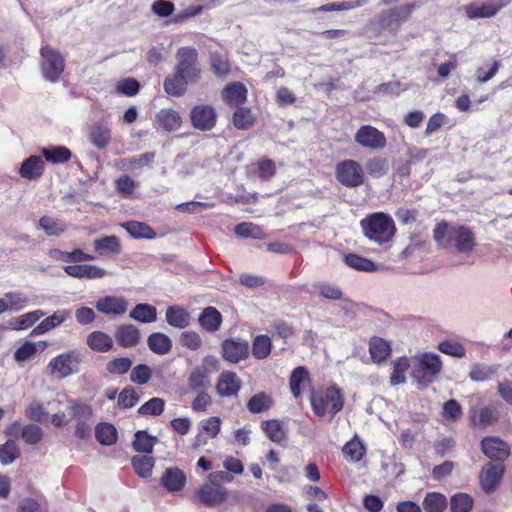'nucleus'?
I'll return each instance as SVG.
<instances>
[{"label": "nucleus", "mask_w": 512, "mask_h": 512, "mask_svg": "<svg viewBox=\"0 0 512 512\" xmlns=\"http://www.w3.org/2000/svg\"><path fill=\"white\" fill-rule=\"evenodd\" d=\"M433 238L443 248H454L458 253L470 254L475 245L473 232L465 226H454L441 222L433 230Z\"/></svg>", "instance_id": "nucleus-1"}, {"label": "nucleus", "mask_w": 512, "mask_h": 512, "mask_svg": "<svg viewBox=\"0 0 512 512\" xmlns=\"http://www.w3.org/2000/svg\"><path fill=\"white\" fill-rule=\"evenodd\" d=\"M364 235L371 241L382 244L388 242L395 233L393 219L379 212L361 220Z\"/></svg>", "instance_id": "nucleus-2"}, {"label": "nucleus", "mask_w": 512, "mask_h": 512, "mask_svg": "<svg viewBox=\"0 0 512 512\" xmlns=\"http://www.w3.org/2000/svg\"><path fill=\"white\" fill-rule=\"evenodd\" d=\"M313 412L322 417L329 412L332 417L340 412L344 406V397L341 390L331 385L325 390L313 392L310 397Z\"/></svg>", "instance_id": "nucleus-3"}, {"label": "nucleus", "mask_w": 512, "mask_h": 512, "mask_svg": "<svg viewBox=\"0 0 512 512\" xmlns=\"http://www.w3.org/2000/svg\"><path fill=\"white\" fill-rule=\"evenodd\" d=\"M81 355L77 350H68L53 357L46 366V374L62 380L78 373Z\"/></svg>", "instance_id": "nucleus-4"}, {"label": "nucleus", "mask_w": 512, "mask_h": 512, "mask_svg": "<svg viewBox=\"0 0 512 512\" xmlns=\"http://www.w3.org/2000/svg\"><path fill=\"white\" fill-rule=\"evenodd\" d=\"M219 360L214 356H205L201 363L193 368L188 377V386L192 391L207 390L211 386V375L218 372Z\"/></svg>", "instance_id": "nucleus-5"}, {"label": "nucleus", "mask_w": 512, "mask_h": 512, "mask_svg": "<svg viewBox=\"0 0 512 512\" xmlns=\"http://www.w3.org/2000/svg\"><path fill=\"white\" fill-rule=\"evenodd\" d=\"M175 71L190 83H195L200 77L201 70L197 65L198 53L192 47H182L176 54Z\"/></svg>", "instance_id": "nucleus-6"}, {"label": "nucleus", "mask_w": 512, "mask_h": 512, "mask_svg": "<svg viewBox=\"0 0 512 512\" xmlns=\"http://www.w3.org/2000/svg\"><path fill=\"white\" fill-rule=\"evenodd\" d=\"M40 55V68L43 77L50 82L58 81L65 68L62 55L50 46L42 47Z\"/></svg>", "instance_id": "nucleus-7"}, {"label": "nucleus", "mask_w": 512, "mask_h": 512, "mask_svg": "<svg viewBox=\"0 0 512 512\" xmlns=\"http://www.w3.org/2000/svg\"><path fill=\"white\" fill-rule=\"evenodd\" d=\"M414 9L415 4H404L383 10L370 25L377 26L382 30L391 29L395 25L399 26L400 23L408 20Z\"/></svg>", "instance_id": "nucleus-8"}, {"label": "nucleus", "mask_w": 512, "mask_h": 512, "mask_svg": "<svg viewBox=\"0 0 512 512\" xmlns=\"http://www.w3.org/2000/svg\"><path fill=\"white\" fill-rule=\"evenodd\" d=\"M336 178L344 186L355 188L364 183L362 165L355 160H344L336 166Z\"/></svg>", "instance_id": "nucleus-9"}, {"label": "nucleus", "mask_w": 512, "mask_h": 512, "mask_svg": "<svg viewBox=\"0 0 512 512\" xmlns=\"http://www.w3.org/2000/svg\"><path fill=\"white\" fill-rule=\"evenodd\" d=\"M509 0H489L487 2H471L466 4L463 9L468 19L494 17L502 8L509 4Z\"/></svg>", "instance_id": "nucleus-10"}, {"label": "nucleus", "mask_w": 512, "mask_h": 512, "mask_svg": "<svg viewBox=\"0 0 512 512\" xmlns=\"http://www.w3.org/2000/svg\"><path fill=\"white\" fill-rule=\"evenodd\" d=\"M354 141L371 150H381L387 145L384 133L371 125L361 126L354 135Z\"/></svg>", "instance_id": "nucleus-11"}, {"label": "nucleus", "mask_w": 512, "mask_h": 512, "mask_svg": "<svg viewBox=\"0 0 512 512\" xmlns=\"http://www.w3.org/2000/svg\"><path fill=\"white\" fill-rule=\"evenodd\" d=\"M419 370L414 371V377L418 378L420 382L426 384L432 382L442 368L440 356L435 353H424L418 359Z\"/></svg>", "instance_id": "nucleus-12"}, {"label": "nucleus", "mask_w": 512, "mask_h": 512, "mask_svg": "<svg viewBox=\"0 0 512 512\" xmlns=\"http://www.w3.org/2000/svg\"><path fill=\"white\" fill-rule=\"evenodd\" d=\"M190 118L196 129L208 131L215 126L217 114L212 106L198 105L191 110Z\"/></svg>", "instance_id": "nucleus-13"}, {"label": "nucleus", "mask_w": 512, "mask_h": 512, "mask_svg": "<svg viewBox=\"0 0 512 512\" xmlns=\"http://www.w3.org/2000/svg\"><path fill=\"white\" fill-rule=\"evenodd\" d=\"M249 355L247 341L241 339H227L222 344V356L230 363H238Z\"/></svg>", "instance_id": "nucleus-14"}, {"label": "nucleus", "mask_w": 512, "mask_h": 512, "mask_svg": "<svg viewBox=\"0 0 512 512\" xmlns=\"http://www.w3.org/2000/svg\"><path fill=\"white\" fill-rule=\"evenodd\" d=\"M241 385V379L235 372L223 371L216 383V392L221 397H234L238 395Z\"/></svg>", "instance_id": "nucleus-15"}, {"label": "nucleus", "mask_w": 512, "mask_h": 512, "mask_svg": "<svg viewBox=\"0 0 512 512\" xmlns=\"http://www.w3.org/2000/svg\"><path fill=\"white\" fill-rule=\"evenodd\" d=\"M482 452L494 461H504L510 451L508 445L497 437H486L481 442Z\"/></svg>", "instance_id": "nucleus-16"}, {"label": "nucleus", "mask_w": 512, "mask_h": 512, "mask_svg": "<svg viewBox=\"0 0 512 512\" xmlns=\"http://www.w3.org/2000/svg\"><path fill=\"white\" fill-rule=\"evenodd\" d=\"M504 474L503 465L487 464L480 473V485L486 493L493 492Z\"/></svg>", "instance_id": "nucleus-17"}, {"label": "nucleus", "mask_w": 512, "mask_h": 512, "mask_svg": "<svg viewBox=\"0 0 512 512\" xmlns=\"http://www.w3.org/2000/svg\"><path fill=\"white\" fill-rule=\"evenodd\" d=\"M198 497L206 505H217L227 499V490L219 484L209 482L200 487Z\"/></svg>", "instance_id": "nucleus-18"}, {"label": "nucleus", "mask_w": 512, "mask_h": 512, "mask_svg": "<svg viewBox=\"0 0 512 512\" xmlns=\"http://www.w3.org/2000/svg\"><path fill=\"white\" fill-rule=\"evenodd\" d=\"M44 169V160L40 156L32 155L22 162L18 172L23 179L31 181L40 178Z\"/></svg>", "instance_id": "nucleus-19"}, {"label": "nucleus", "mask_w": 512, "mask_h": 512, "mask_svg": "<svg viewBox=\"0 0 512 512\" xmlns=\"http://www.w3.org/2000/svg\"><path fill=\"white\" fill-rule=\"evenodd\" d=\"M96 309L104 314L122 315L128 309V303L123 297L105 296L98 299Z\"/></svg>", "instance_id": "nucleus-20"}, {"label": "nucleus", "mask_w": 512, "mask_h": 512, "mask_svg": "<svg viewBox=\"0 0 512 512\" xmlns=\"http://www.w3.org/2000/svg\"><path fill=\"white\" fill-rule=\"evenodd\" d=\"M69 310L61 309L55 311L52 315L44 318L32 331L33 335H42L52 329L59 327L62 323L70 318Z\"/></svg>", "instance_id": "nucleus-21"}, {"label": "nucleus", "mask_w": 512, "mask_h": 512, "mask_svg": "<svg viewBox=\"0 0 512 512\" xmlns=\"http://www.w3.org/2000/svg\"><path fill=\"white\" fill-rule=\"evenodd\" d=\"M140 331L132 324H123L116 328L115 338L118 344L124 348H131L140 342Z\"/></svg>", "instance_id": "nucleus-22"}, {"label": "nucleus", "mask_w": 512, "mask_h": 512, "mask_svg": "<svg viewBox=\"0 0 512 512\" xmlns=\"http://www.w3.org/2000/svg\"><path fill=\"white\" fill-rule=\"evenodd\" d=\"M186 482L184 472L179 468H167L161 477V484L169 492L180 491Z\"/></svg>", "instance_id": "nucleus-23"}, {"label": "nucleus", "mask_w": 512, "mask_h": 512, "mask_svg": "<svg viewBox=\"0 0 512 512\" xmlns=\"http://www.w3.org/2000/svg\"><path fill=\"white\" fill-rule=\"evenodd\" d=\"M222 98L229 105L238 106L246 101L247 89L240 82H232L222 91Z\"/></svg>", "instance_id": "nucleus-24"}, {"label": "nucleus", "mask_w": 512, "mask_h": 512, "mask_svg": "<svg viewBox=\"0 0 512 512\" xmlns=\"http://www.w3.org/2000/svg\"><path fill=\"white\" fill-rule=\"evenodd\" d=\"M37 228L47 236L59 237L67 230V223L64 220L44 215L40 217Z\"/></svg>", "instance_id": "nucleus-25"}, {"label": "nucleus", "mask_w": 512, "mask_h": 512, "mask_svg": "<svg viewBox=\"0 0 512 512\" xmlns=\"http://www.w3.org/2000/svg\"><path fill=\"white\" fill-rule=\"evenodd\" d=\"M199 324L204 330L215 332L222 324V315L215 307H206L199 316Z\"/></svg>", "instance_id": "nucleus-26"}, {"label": "nucleus", "mask_w": 512, "mask_h": 512, "mask_svg": "<svg viewBox=\"0 0 512 512\" xmlns=\"http://www.w3.org/2000/svg\"><path fill=\"white\" fill-rule=\"evenodd\" d=\"M154 160L153 153H144L128 158L121 159L119 162L120 169L124 171L134 172L137 170H141L144 167H148L152 164Z\"/></svg>", "instance_id": "nucleus-27"}, {"label": "nucleus", "mask_w": 512, "mask_h": 512, "mask_svg": "<svg viewBox=\"0 0 512 512\" xmlns=\"http://www.w3.org/2000/svg\"><path fill=\"white\" fill-rule=\"evenodd\" d=\"M156 122L167 131H175L181 127L182 119L173 109H161L156 114Z\"/></svg>", "instance_id": "nucleus-28"}, {"label": "nucleus", "mask_w": 512, "mask_h": 512, "mask_svg": "<svg viewBox=\"0 0 512 512\" xmlns=\"http://www.w3.org/2000/svg\"><path fill=\"white\" fill-rule=\"evenodd\" d=\"M88 347L95 352H108L113 347V339L102 331H94L87 336Z\"/></svg>", "instance_id": "nucleus-29"}, {"label": "nucleus", "mask_w": 512, "mask_h": 512, "mask_svg": "<svg viewBox=\"0 0 512 512\" xmlns=\"http://www.w3.org/2000/svg\"><path fill=\"white\" fill-rule=\"evenodd\" d=\"M45 316V312L42 310H34L19 315L9 322L11 329L13 330H26L32 327L42 317Z\"/></svg>", "instance_id": "nucleus-30"}, {"label": "nucleus", "mask_w": 512, "mask_h": 512, "mask_svg": "<svg viewBox=\"0 0 512 512\" xmlns=\"http://www.w3.org/2000/svg\"><path fill=\"white\" fill-rule=\"evenodd\" d=\"M166 321L175 328H185L189 325L190 316L188 312L180 306H170L166 310Z\"/></svg>", "instance_id": "nucleus-31"}, {"label": "nucleus", "mask_w": 512, "mask_h": 512, "mask_svg": "<svg viewBox=\"0 0 512 512\" xmlns=\"http://www.w3.org/2000/svg\"><path fill=\"white\" fill-rule=\"evenodd\" d=\"M89 140L97 148H105L111 140L109 127L100 123L93 125L89 132Z\"/></svg>", "instance_id": "nucleus-32"}, {"label": "nucleus", "mask_w": 512, "mask_h": 512, "mask_svg": "<svg viewBox=\"0 0 512 512\" xmlns=\"http://www.w3.org/2000/svg\"><path fill=\"white\" fill-rule=\"evenodd\" d=\"M147 344L149 349L158 355H165L172 348L171 339L160 332L152 333L147 339Z\"/></svg>", "instance_id": "nucleus-33"}, {"label": "nucleus", "mask_w": 512, "mask_h": 512, "mask_svg": "<svg viewBox=\"0 0 512 512\" xmlns=\"http://www.w3.org/2000/svg\"><path fill=\"white\" fill-rule=\"evenodd\" d=\"M130 318L141 323H152L157 319L156 308L152 305L137 304L129 314Z\"/></svg>", "instance_id": "nucleus-34"}, {"label": "nucleus", "mask_w": 512, "mask_h": 512, "mask_svg": "<svg viewBox=\"0 0 512 512\" xmlns=\"http://www.w3.org/2000/svg\"><path fill=\"white\" fill-rule=\"evenodd\" d=\"M189 82L179 75L176 71L173 75L168 76L164 81V90L167 94L172 96H182L187 89Z\"/></svg>", "instance_id": "nucleus-35"}, {"label": "nucleus", "mask_w": 512, "mask_h": 512, "mask_svg": "<svg viewBox=\"0 0 512 512\" xmlns=\"http://www.w3.org/2000/svg\"><path fill=\"white\" fill-rule=\"evenodd\" d=\"M369 352L374 362L380 363L391 353L390 345L382 338L374 337L369 343Z\"/></svg>", "instance_id": "nucleus-36"}, {"label": "nucleus", "mask_w": 512, "mask_h": 512, "mask_svg": "<svg viewBox=\"0 0 512 512\" xmlns=\"http://www.w3.org/2000/svg\"><path fill=\"white\" fill-rule=\"evenodd\" d=\"M499 365L474 364L469 377L472 381L483 382L492 379L498 372Z\"/></svg>", "instance_id": "nucleus-37"}, {"label": "nucleus", "mask_w": 512, "mask_h": 512, "mask_svg": "<svg viewBox=\"0 0 512 512\" xmlns=\"http://www.w3.org/2000/svg\"><path fill=\"white\" fill-rule=\"evenodd\" d=\"M122 226L133 238L154 239L155 231L147 224L138 221H128Z\"/></svg>", "instance_id": "nucleus-38"}, {"label": "nucleus", "mask_w": 512, "mask_h": 512, "mask_svg": "<svg viewBox=\"0 0 512 512\" xmlns=\"http://www.w3.org/2000/svg\"><path fill=\"white\" fill-rule=\"evenodd\" d=\"M2 299L5 302L6 311L19 312L29 304L28 298L21 292H7Z\"/></svg>", "instance_id": "nucleus-39"}, {"label": "nucleus", "mask_w": 512, "mask_h": 512, "mask_svg": "<svg viewBox=\"0 0 512 512\" xmlns=\"http://www.w3.org/2000/svg\"><path fill=\"white\" fill-rule=\"evenodd\" d=\"M365 167L372 178H381L388 173L389 162L386 158L375 156L366 161Z\"/></svg>", "instance_id": "nucleus-40"}, {"label": "nucleus", "mask_w": 512, "mask_h": 512, "mask_svg": "<svg viewBox=\"0 0 512 512\" xmlns=\"http://www.w3.org/2000/svg\"><path fill=\"white\" fill-rule=\"evenodd\" d=\"M262 429L264 430L267 437L276 443H280L282 440L285 439L286 431L284 428V425L279 420H267L263 421Z\"/></svg>", "instance_id": "nucleus-41"}, {"label": "nucleus", "mask_w": 512, "mask_h": 512, "mask_svg": "<svg viewBox=\"0 0 512 512\" xmlns=\"http://www.w3.org/2000/svg\"><path fill=\"white\" fill-rule=\"evenodd\" d=\"M41 153L46 161L53 164L65 163L71 158V152L64 146L42 148Z\"/></svg>", "instance_id": "nucleus-42"}, {"label": "nucleus", "mask_w": 512, "mask_h": 512, "mask_svg": "<svg viewBox=\"0 0 512 512\" xmlns=\"http://www.w3.org/2000/svg\"><path fill=\"white\" fill-rule=\"evenodd\" d=\"M94 248L99 253L119 254L121 252V245L116 236H104L95 239Z\"/></svg>", "instance_id": "nucleus-43"}, {"label": "nucleus", "mask_w": 512, "mask_h": 512, "mask_svg": "<svg viewBox=\"0 0 512 512\" xmlns=\"http://www.w3.org/2000/svg\"><path fill=\"white\" fill-rule=\"evenodd\" d=\"M422 505L427 512H443L447 507V499L441 493L430 492L426 494Z\"/></svg>", "instance_id": "nucleus-44"}, {"label": "nucleus", "mask_w": 512, "mask_h": 512, "mask_svg": "<svg viewBox=\"0 0 512 512\" xmlns=\"http://www.w3.org/2000/svg\"><path fill=\"white\" fill-rule=\"evenodd\" d=\"M410 367V362L407 357L397 358L393 362V371L390 376L391 385H399L406 382L405 373Z\"/></svg>", "instance_id": "nucleus-45"}, {"label": "nucleus", "mask_w": 512, "mask_h": 512, "mask_svg": "<svg viewBox=\"0 0 512 512\" xmlns=\"http://www.w3.org/2000/svg\"><path fill=\"white\" fill-rule=\"evenodd\" d=\"M344 261L346 265L358 271L372 272L377 270L375 263L357 254L345 255Z\"/></svg>", "instance_id": "nucleus-46"}, {"label": "nucleus", "mask_w": 512, "mask_h": 512, "mask_svg": "<svg viewBox=\"0 0 512 512\" xmlns=\"http://www.w3.org/2000/svg\"><path fill=\"white\" fill-rule=\"evenodd\" d=\"M212 72L220 78L226 77L230 73V64L226 55L218 52L211 54L210 58Z\"/></svg>", "instance_id": "nucleus-47"}, {"label": "nucleus", "mask_w": 512, "mask_h": 512, "mask_svg": "<svg viewBox=\"0 0 512 512\" xmlns=\"http://www.w3.org/2000/svg\"><path fill=\"white\" fill-rule=\"evenodd\" d=\"M342 451L347 460L357 462L365 454V447L362 442L355 437L344 445Z\"/></svg>", "instance_id": "nucleus-48"}, {"label": "nucleus", "mask_w": 512, "mask_h": 512, "mask_svg": "<svg viewBox=\"0 0 512 512\" xmlns=\"http://www.w3.org/2000/svg\"><path fill=\"white\" fill-rule=\"evenodd\" d=\"M134 471L142 478H148L152 474L154 459L150 456H134L132 458Z\"/></svg>", "instance_id": "nucleus-49"}, {"label": "nucleus", "mask_w": 512, "mask_h": 512, "mask_svg": "<svg viewBox=\"0 0 512 512\" xmlns=\"http://www.w3.org/2000/svg\"><path fill=\"white\" fill-rule=\"evenodd\" d=\"M157 442V438L150 436L145 431H138L135 434V439L133 442V447L136 451L142 453H151L153 451V447Z\"/></svg>", "instance_id": "nucleus-50"}, {"label": "nucleus", "mask_w": 512, "mask_h": 512, "mask_svg": "<svg viewBox=\"0 0 512 512\" xmlns=\"http://www.w3.org/2000/svg\"><path fill=\"white\" fill-rule=\"evenodd\" d=\"M272 406L270 396L265 393H258L252 396L248 403L247 409L254 414L262 413Z\"/></svg>", "instance_id": "nucleus-51"}, {"label": "nucleus", "mask_w": 512, "mask_h": 512, "mask_svg": "<svg viewBox=\"0 0 512 512\" xmlns=\"http://www.w3.org/2000/svg\"><path fill=\"white\" fill-rule=\"evenodd\" d=\"M95 432L97 440L103 445H112L117 441V430L109 423L99 424Z\"/></svg>", "instance_id": "nucleus-52"}, {"label": "nucleus", "mask_w": 512, "mask_h": 512, "mask_svg": "<svg viewBox=\"0 0 512 512\" xmlns=\"http://www.w3.org/2000/svg\"><path fill=\"white\" fill-rule=\"evenodd\" d=\"M473 503V498L467 493H457L450 499V508L452 512H470Z\"/></svg>", "instance_id": "nucleus-53"}, {"label": "nucleus", "mask_w": 512, "mask_h": 512, "mask_svg": "<svg viewBox=\"0 0 512 512\" xmlns=\"http://www.w3.org/2000/svg\"><path fill=\"white\" fill-rule=\"evenodd\" d=\"M308 372L303 366L295 368L290 376V389L294 397H298L301 393V385L308 381Z\"/></svg>", "instance_id": "nucleus-54"}, {"label": "nucleus", "mask_w": 512, "mask_h": 512, "mask_svg": "<svg viewBox=\"0 0 512 512\" xmlns=\"http://www.w3.org/2000/svg\"><path fill=\"white\" fill-rule=\"evenodd\" d=\"M20 455L17 443L14 440H8L0 445V463L8 465L17 459Z\"/></svg>", "instance_id": "nucleus-55"}, {"label": "nucleus", "mask_w": 512, "mask_h": 512, "mask_svg": "<svg viewBox=\"0 0 512 512\" xmlns=\"http://www.w3.org/2000/svg\"><path fill=\"white\" fill-rule=\"evenodd\" d=\"M271 351V339L266 335H258L252 346V354L257 359L266 358Z\"/></svg>", "instance_id": "nucleus-56"}, {"label": "nucleus", "mask_w": 512, "mask_h": 512, "mask_svg": "<svg viewBox=\"0 0 512 512\" xmlns=\"http://www.w3.org/2000/svg\"><path fill=\"white\" fill-rule=\"evenodd\" d=\"M165 401L162 398L154 397L141 405L138 409L140 415L159 416L163 413Z\"/></svg>", "instance_id": "nucleus-57"}, {"label": "nucleus", "mask_w": 512, "mask_h": 512, "mask_svg": "<svg viewBox=\"0 0 512 512\" xmlns=\"http://www.w3.org/2000/svg\"><path fill=\"white\" fill-rule=\"evenodd\" d=\"M234 231L236 235L240 237H250L254 239L263 238V232L261 228L251 222H243L236 225Z\"/></svg>", "instance_id": "nucleus-58"}, {"label": "nucleus", "mask_w": 512, "mask_h": 512, "mask_svg": "<svg viewBox=\"0 0 512 512\" xmlns=\"http://www.w3.org/2000/svg\"><path fill=\"white\" fill-rule=\"evenodd\" d=\"M137 186V183L127 175H123L115 180L117 191L125 198H131Z\"/></svg>", "instance_id": "nucleus-59"}, {"label": "nucleus", "mask_w": 512, "mask_h": 512, "mask_svg": "<svg viewBox=\"0 0 512 512\" xmlns=\"http://www.w3.org/2000/svg\"><path fill=\"white\" fill-rule=\"evenodd\" d=\"M152 370L146 364L135 366L130 373V380L138 385H144L151 379Z\"/></svg>", "instance_id": "nucleus-60"}, {"label": "nucleus", "mask_w": 512, "mask_h": 512, "mask_svg": "<svg viewBox=\"0 0 512 512\" xmlns=\"http://www.w3.org/2000/svg\"><path fill=\"white\" fill-rule=\"evenodd\" d=\"M115 89L119 94L131 97L139 92L140 85L133 78H124L116 83Z\"/></svg>", "instance_id": "nucleus-61"}, {"label": "nucleus", "mask_w": 512, "mask_h": 512, "mask_svg": "<svg viewBox=\"0 0 512 512\" xmlns=\"http://www.w3.org/2000/svg\"><path fill=\"white\" fill-rule=\"evenodd\" d=\"M221 419L217 416H212L202 420L199 423L200 430L205 432L209 437L215 438L221 430Z\"/></svg>", "instance_id": "nucleus-62"}, {"label": "nucleus", "mask_w": 512, "mask_h": 512, "mask_svg": "<svg viewBox=\"0 0 512 512\" xmlns=\"http://www.w3.org/2000/svg\"><path fill=\"white\" fill-rule=\"evenodd\" d=\"M254 121L248 108H239L233 115V123L238 129H247Z\"/></svg>", "instance_id": "nucleus-63"}, {"label": "nucleus", "mask_w": 512, "mask_h": 512, "mask_svg": "<svg viewBox=\"0 0 512 512\" xmlns=\"http://www.w3.org/2000/svg\"><path fill=\"white\" fill-rule=\"evenodd\" d=\"M68 410L73 418L77 419H90L93 415L92 407L85 403L71 402Z\"/></svg>", "instance_id": "nucleus-64"}]
</instances>
